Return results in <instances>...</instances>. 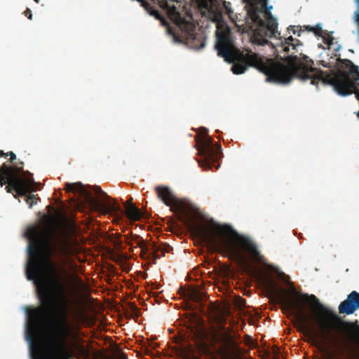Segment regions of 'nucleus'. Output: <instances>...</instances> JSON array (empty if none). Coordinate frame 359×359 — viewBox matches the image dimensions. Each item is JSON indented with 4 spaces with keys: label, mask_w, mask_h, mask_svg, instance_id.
Here are the masks:
<instances>
[{
    "label": "nucleus",
    "mask_w": 359,
    "mask_h": 359,
    "mask_svg": "<svg viewBox=\"0 0 359 359\" xmlns=\"http://www.w3.org/2000/svg\"><path fill=\"white\" fill-rule=\"evenodd\" d=\"M77 245L78 242L76 239H72L70 236L65 235L60 238L55 249L57 255L62 259V263L67 265L72 270H75L77 268V264L71 258V256L76 254Z\"/></svg>",
    "instance_id": "10"
},
{
    "label": "nucleus",
    "mask_w": 359,
    "mask_h": 359,
    "mask_svg": "<svg viewBox=\"0 0 359 359\" xmlns=\"http://www.w3.org/2000/svg\"><path fill=\"white\" fill-rule=\"evenodd\" d=\"M341 46L338 44L337 42H334V45H332V48H329L330 50H332L334 53V55L337 56V53L340 50Z\"/></svg>",
    "instance_id": "24"
},
{
    "label": "nucleus",
    "mask_w": 359,
    "mask_h": 359,
    "mask_svg": "<svg viewBox=\"0 0 359 359\" xmlns=\"http://www.w3.org/2000/svg\"><path fill=\"white\" fill-rule=\"evenodd\" d=\"M39 198H37L35 195L32 194L26 197V203L29 205V208H32L34 205L38 203Z\"/></svg>",
    "instance_id": "20"
},
{
    "label": "nucleus",
    "mask_w": 359,
    "mask_h": 359,
    "mask_svg": "<svg viewBox=\"0 0 359 359\" xmlns=\"http://www.w3.org/2000/svg\"><path fill=\"white\" fill-rule=\"evenodd\" d=\"M259 7L257 4H251L248 10V15L259 27L266 28L270 37L280 36L278 31V23L270 12L272 6L267 7L268 0H260Z\"/></svg>",
    "instance_id": "8"
},
{
    "label": "nucleus",
    "mask_w": 359,
    "mask_h": 359,
    "mask_svg": "<svg viewBox=\"0 0 359 359\" xmlns=\"http://www.w3.org/2000/svg\"><path fill=\"white\" fill-rule=\"evenodd\" d=\"M30 260L27 279L36 285L41 306L27 311L30 325L26 331L32 359H69L67 339L72 334L69 320V300L56 264L51 260L53 250L42 242L36 229L27 232Z\"/></svg>",
    "instance_id": "1"
},
{
    "label": "nucleus",
    "mask_w": 359,
    "mask_h": 359,
    "mask_svg": "<svg viewBox=\"0 0 359 359\" xmlns=\"http://www.w3.org/2000/svg\"><path fill=\"white\" fill-rule=\"evenodd\" d=\"M114 244L117 248H121L122 242L118 238V240L114 242Z\"/></svg>",
    "instance_id": "29"
},
{
    "label": "nucleus",
    "mask_w": 359,
    "mask_h": 359,
    "mask_svg": "<svg viewBox=\"0 0 359 359\" xmlns=\"http://www.w3.org/2000/svg\"><path fill=\"white\" fill-rule=\"evenodd\" d=\"M6 156H10V161L12 163H14L15 161H16V155L13 151L7 152Z\"/></svg>",
    "instance_id": "25"
},
{
    "label": "nucleus",
    "mask_w": 359,
    "mask_h": 359,
    "mask_svg": "<svg viewBox=\"0 0 359 359\" xmlns=\"http://www.w3.org/2000/svg\"><path fill=\"white\" fill-rule=\"evenodd\" d=\"M125 214L131 221H137L142 217V213L140 209L133 205H130L126 207Z\"/></svg>",
    "instance_id": "18"
},
{
    "label": "nucleus",
    "mask_w": 359,
    "mask_h": 359,
    "mask_svg": "<svg viewBox=\"0 0 359 359\" xmlns=\"http://www.w3.org/2000/svg\"><path fill=\"white\" fill-rule=\"evenodd\" d=\"M172 249V247L169 245L161 247L156 246V245L153 243L151 245L149 255L151 256L154 259H157L161 257L165 256V253L169 252Z\"/></svg>",
    "instance_id": "17"
},
{
    "label": "nucleus",
    "mask_w": 359,
    "mask_h": 359,
    "mask_svg": "<svg viewBox=\"0 0 359 359\" xmlns=\"http://www.w3.org/2000/svg\"><path fill=\"white\" fill-rule=\"evenodd\" d=\"M65 189L67 192L78 193L83 197L84 201L92 210L99 212L103 215L122 214L123 210L121 206L105 193L100 187H95L93 191L96 195L101 198L99 201L93 198L81 182L69 183L65 184Z\"/></svg>",
    "instance_id": "7"
},
{
    "label": "nucleus",
    "mask_w": 359,
    "mask_h": 359,
    "mask_svg": "<svg viewBox=\"0 0 359 359\" xmlns=\"http://www.w3.org/2000/svg\"><path fill=\"white\" fill-rule=\"evenodd\" d=\"M25 15L29 20L32 19V11L29 8H27L24 12Z\"/></svg>",
    "instance_id": "26"
},
{
    "label": "nucleus",
    "mask_w": 359,
    "mask_h": 359,
    "mask_svg": "<svg viewBox=\"0 0 359 359\" xmlns=\"http://www.w3.org/2000/svg\"><path fill=\"white\" fill-rule=\"evenodd\" d=\"M196 232L212 251L219 252L235 261L243 262L244 252H248L256 262H262L263 259L252 241L238 234L230 225L216 224L209 228H197Z\"/></svg>",
    "instance_id": "4"
},
{
    "label": "nucleus",
    "mask_w": 359,
    "mask_h": 359,
    "mask_svg": "<svg viewBox=\"0 0 359 359\" xmlns=\"http://www.w3.org/2000/svg\"><path fill=\"white\" fill-rule=\"evenodd\" d=\"M130 205H133V204H132V198H130L129 200H127V201H126V203H124V206H125V208H126V206Z\"/></svg>",
    "instance_id": "30"
},
{
    "label": "nucleus",
    "mask_w": 359,
    "mask_h": 359,
    "mask_svg": "<svg viewBox=\"0 0 359 359\" xmlns=\"http://www.w3.org/2000/svg\"><path fill=\"white\" fill-rule=\"evenodd\" d=\"M120 359H127V356L123 353L120 355Z\"/></svg>",
    "instance_id": "33"
},
{
    "label": "nucleus",
    "mask_w": 359,
    "mask_h": 359,
    "mask_svg": "<svg viewBox=\"0 0 359 359\" xmlns=\"http://www.w3.org/2000/svg\"><path fill=\"white\" fill-rule=\"evenodd\" d=\"M129 307H130L131 311L135 315V316L136 318H138L140 316V311H139V309L137 307V306L134 303H130Z\"/></svg>",
    "instance_id": "22"
},
{
    "label": "nucleus",
    "mask_w": 359,
    "mask_h": 359,
    "mask_svg": "<svg viewBox=\"0 0 359 359\" xmlns=\"http://www.w3.org/2000/svg\"><path fill=\"white\" fill-rule=\"evenodd\" d=\"M357 309H359V293L356 291H352L347 296V298L340 303L339 312L351 315Z\"/></svg>",
    "instance_id": "12"
},
{
    "label": "nucleus",
    "mask_w": 359,
    "mask_h": 359,
    "mask_svg": "<svg viewBox=\"0 0 359 359\" xmlns=\"http://www.w3.org/2000/svg\"><path fill=\"white\" fill-rule=\"evenodd\" d=\"M191 299L194 301L198 302L201 299L200 294L198 293H194L191 294Z\"/></svg>",
    "instance_id": "28"
},
{
    "label": "nucleus",
    "mask_w": 359,
    "mask_h": 359,
    "mask_svg": "<svg viewBox=\"0 0 359 359\" xmlns=\"http://www.w3.org/2000/svg\"><path fill=\"white\" fill-rule=\"evenodd\" d=\"M2 156H6V153H5L4 151H0V157Z\"/></svg>",
    "instance_id": "32"
},
{
    "label": "nucleus",
    "mask_w": 359,
    "mask_h": 359,
    "mask_svg": "<svg viewBox=\"0 0 359 359\" xmlns=\"http://www.w3.org/2000/svg\"><path fill=\"white\" fill-rule=\"evenodd\" d=\"M222 338L224 344H234V341L232 340L231 336L227 334H223Z\"/></svg>",
    "instance_id": "23"
},
{
    "label": "nucleus",
    "mask_w": 359,
    "mask_h": 359,
    "mask_svg": "<svg viewBox=\"0 0 359 359\" xmlns=\"http://www.w3.org/2000/svg\"><path fill=\"white\" fill-rule=\"evenodd\" d=\"M158 198L165 205H170V202L175 197L171 189L168 186L160 185L155 188Z\"/></svg>",
    "instance_id": "14"
},
{
    "label": "nucleus",
    "mask_w": 359,
    "mask_h": 359,
    "mask_svg": "<svg viewBox=\"0 0 359 359\" xmlns=\"http://www.w3.org/2000/svg\"><path fill=\"white\" fill-rule=\"evenodd\" d=\"M139 2L141 3V5L146 9L149 10V4L145 0H137Z\"/></svg>",
    "instance_id": "27"
},
{
    "label": "nucleus",
    "mask_w": 359,
    "mask_h": 359,
    "mask_svg": "<svg viewBox=\"0 0 359 359\" xmlns=\"http://www.w3.org/2000/svg\"><path fill=\"white\" fill-rule=\"evenodd\" d=\"M358 118H359V111L356 113Z\"/></svg>",
    "instance_id": "35"
},
{
    "label": "nucleus",
    "mask_w": 359,
    "mask_h": 359,
    "mask_svg": "<svg viewBox=\"0 0 359 359\" xmlns=\"http://www.w3.org/2000/svg\"><path fill=\"white\" fill-rule=\"evenodd\" d=\"M293 292L299 295L302 301L309 300L316 304L318 309L316 318L317 327H316L304 311L302 306L288 297H279L283 309L296 315V326L299 332L317 343L320 339H326L329 337H332L333 330L337 328L341 330L342 339L346 343L359 347L358 320H356L354 322L341 320L333 311L320 303L315 295L299 294L294 289Z\"/></svg>",
    "instance_id": "3"
},
{
    "label": "nucleus",
    "mask_w": 359,
    "mask_h": 359,
    "mask_svg": "<svg viewBox=\"0 0 359 359\" xmlns=\"http://www.w3.org/2000/svg\"><path fill=\"white\" fill-rule=\"evenodd\" d=\"M199 144L201 146L198 149V151L203 158L198 161L200 166L210 170L212 169L214 166L217 170L219 166L218 161L222 155L221 146L219 144L214 145L212 138L208 135L202 137Z\"/></svg>",
    "instance_id": "9"
},
{
    "label": "nucleus",
    "mask_w": 359,
    "mask_h": 359,
    "mask_svg": "<svg viewBox=\"0 0 359 359\" xmlns=\"http://www.w3.org/2000/svg\"><path fill=\"white\" fill-rule=\"evenodd\" d=\"M170 210L172 212L179 215L181 217L183 214L187 211V205L185 202L181 199L177 198L176 196L170 202Z\"/></svg>",
    "instance_id": "16"
},
{
    "label": "nucleus",
    "mask_w": 359,
    "mask_h": 359,
    "mask_svg": "<svg viewBox=\"0 0 359 359\" xmlns=\"http://www.w3.org/2000/svg\"><path fill=\"white\" fill-rule=\"evenodd\" d=\"M24 163L17 161L8 165L4 163L0 167V184L1 187L6 185V190L8 193L15 192V198L18 196H26L27 194L34 191V184L32 174L23 169Z\"/></svg>",
    "instance_id": "6"
},
{
    "label": "nucleus",
    "mask_w": 359,
    "mask_h": 359,
    "mask_svg": "<svg viewBox=\"0 0 359 359\" xmlns=\"http://www.w3.org/2000/svg\"><path fill=\"white\" fill-rule=\"evenodd\" d=\"M306 29L313 32L316 36H321L323 42L327 46V48H332V45H334V38L328 31L323 30L320 24L313 27L308 26Z\"/></svg>",
    "instance_id": "13"
},
{
    "label": "nucleus",
    "mask_w": 359,
    "mask_h": 359,
    "mask_svg": "<svg viewBox=\"0 0 359 359\" xmlns=\"http://www.w3.org/2000/svg\"><path fill=\"white\" fill-rule=\"evenodd\" d=\"M161 6L167 10L168 15L178 28V32L173 33L176 41L184 43L189 48L199 50L205 45L203 33L196 32L192 13L185 7L180 12L174 5L163 1Z\"/></svg>",
    "instance_id": "5"
},
{
    "label": "nucleus",
    "mask_w": 359,
    "mask_h": 359,
    "mask_svg": "<svg viewBox=\"0 0 359 359\" xmlns=\"http://www.w3.org/2000/svg\"><path fill=\"white\" fill-rule=\"evenodd\" d=\"M196 2L203 16L214 22L220 23L223 21L224 6L217 0H196Z\"/></svg>",
    "instance_id": "11"
},
{
    "label": "nucleus",
    "mask_w": 359,
    "mask_h": 359,
    "mask_svg": "<svg viewBox=\"0 0 359 359\" xmlns=\"http://www.w3.org/2000/svg\"><path fill=\"white\" fill-rule=\"evenodd\" d=\"M126 238L127 245L132 247L133 243H135L136 247H138L141 249L142 255H145L149 252L151 245H149L140 236L132 235L130 237H129V236H126Z\"/></svg>",
    "instance_id": "15"
},
{
    "label": "nucleus",
    "mask_w": 359,
    "mask_h": 359,
    "mask_svg": "<svg viewBox=\"0 0 359 359\" xmlns=\"http://www.w3.org/2000/svg\"><path fill=\"white\" fill-rule=\"evenodd\" d=\"M323 67H328V65H327L325 63V62H324V61H323Z\"/></svg>",
    "instance_id": "34"
},
{
    "label": "nucleus",
    "mask_w": 359,
    "mask_h": 359,
    "mask_svg": "<svg viewBox=\"0 0 359 359\" xmlns=\"http://www.w3.org/2000/svg\"><path fill=\"white\" fill-rule=\"evenodd\" d=\"M215 48L217 55L226 61L233 62L231 70L235 74L244 73L248 67H252L264 73L267 81L277 83H287L293 78L318 86L319 83L330 85L340 95L355 93L359 100V91L356 90L355 81L359 79L358 67L348 59L337 58V67L329 71H323L312 67L313 62L303 54L302 43L292 36L281 41L282 50L288 55L280 57L287 62L283 65L273 59L262 57L251 50L241 51L233 46L231 32L229 27L217 30Z\"/></svg>",
    "instance_id": "2"
},
{
    "label": "nucleus",
    "mask_w": 359,
    "mask_h": 359,
    "mask_svg": "<svg viewBox=\"0 0 359 359\" xmlns=\"http://www.w3.org/2000/svg\"><path fill=\"white\" fill-rule=\"evenodd\" d=\"M34 1L37 4L39 3V0H34Z\"/></svg>",
    "instance_id": "36"
},
{
    "label": "nucleus",
    "mask_w": 359,
    "mask_h": 359,
    "mask_svg": "<svg viewBox=\"0 0 359 359\" xmlns=\"http://www.w3.org/2000/svg\"><path fill=\"white\" fill-rule=\"evenodd\" d=\"M263 286L270 292H275V285L273 281L270 278L262 280Z\"/></svg>",
    "instance_id": "19"
},
{
    "label": "nucleus",
    "mask_w": 359,
    "mask_h": 359,
    "mask_svg": "<svg viewBox=\"0 0 359 359\" xmlns=\"http://www.w3.org/2000/svg\"><path fill=\"white\" fill-rule=\"evenodd\" d=\"M289 29L292 31L294 34H296V30L294 29V26H290Z\"/></svg>",
    "instance_id": "31"
},
{
    "label": "nucleus",
    "mask_w": 359,
    "mask_h": 359,
    "mask_svg": "<svg viewBox=\"0 0 359 359\" xmlns=\"http://www.w3.org/2000/svg\"><path fill=\"white\" fill-rule=\"evenodd\" d=\"M356 4V11L354 12L353 19L355 22L359 26V0H355Z\"/></svg>",
    "instance_id": "21"
}]
</instances>
